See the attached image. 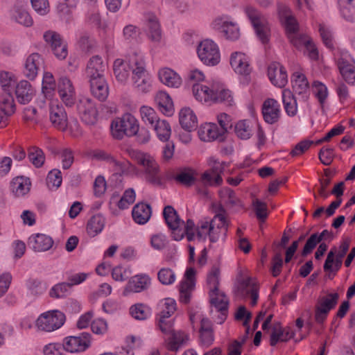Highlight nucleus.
Returning <instances> with one entry per match:
<instances>
[{
    "label": "nucleus",
    "instance_id": "f257e3e1",
    "mask_svg": "<svg viewBox=\"0 0 355 355\" xmlns=\"http://www.w3.org/2000/svg\"><path fill=\"white\" fill-rule=\"evenodd\" d=\"M278 11L281 23L291 44L297 49L304 48L311 40L310 37L300 32L299 24L289 8L280 6Z\"/></svg>",
    "mask_w": 355,
    "mask_h": 355
},
{
    "label": "nucleus",
    "instance_id": "f03ea898",
    "mask_svg": "<svg viewBox=\"0 0 355 355\" xmlns=\"http://www.w3.org/2000/svg\"><path fill=\"white\" fill-rule=\"evenodd\" d=\"M139 120L131 113L126 112L115 118L111 123L112 136L116 139L136 136L139 131Z\"/></svg>",
    "mask_w": 355,
    "mask_h": 355
},
{
    "label": "nucleus",
    "instance_id": "7ed1b4c3",
    "mask_svg": "<svg viewBox=\"0 0 355 355\" xmlns=\"http://www.w3.org/2000/svg\"><path fill=\"white\" fill-rule=\"evenodd\" d=\"M201 100L209 105L214 103H224L227 106L234 104L232 93L228 89L224 88L218 81L213 80L211 83L201 85Z\"/></svg>",
    "mask_w": 355,
    "mask_h": 355
},
{
    "label": "nucleus",
    "instance_id": "20e7f679",
    "mask_svg": "<svg viewBox=\"0 0 355 355\" xmlns=\"http://www.w3.org/2000/svg\"><path fill=\"white\" fill-rule=\"evenodd\" d=\"M227 229L225 211L221 205H217L216 214L211 220L201 224V240L209 238L211 243H215L219 239L221 232Z\"/></svg>",
    "mask_w": 355,
    "mask_h": 355
},
{
    "label": "nucleus",
    "instance_id": "39448f33",
    "mask_svg": "<svg viewBox=\"0 0 355 355\" xmlns=\"http://www.w3.org/2000/svg\"><path fill=\"white\" fill-rule=\"evenodd\" d=\"M89 158L98 161H105L114 174L137 175L139 171L128 160L118 161L105 151L100 149L92 150L88 153Z\"/></svg>",
    "mask_w": 355,
    "mask_h": 355
},
{
    "label": "nucleus",
    "instance_id": "423d86ee",
    "mask_svg": "<svg viewBox=\"0 0 355 355\" xmlns=\"http://www.w3.org/2000/svg\"><path fill=\"white\" fill-rule=\"evenodd\" d=\"M65 314L58 310L46 311L39 315L35 322L38 331L51 333L60 329L65 323Z\"/></svg>",
    "mask_w": 355,
    "mask_h": 355
},
{
    "label": "nucleus",
    "instance_id": "0eeeda50",
    "mask_svg": "<svg viewBox=\"0 0 355 355\" xmlns=\"http://www.w3.org/2000/svg\"><path fill=\"white\" fill-rule=\"evenodd\" d=\"M140 60L144 61L141 54H132L128 58H116L112 64L113 74L116 80L122 85H125L130 79V74L133 76V70L135 69V61Z\"/></svg>",
    "mask_w": 355,
    "mask_h": 355
},
{
    "label": "nucleus",
    "instance_id": "6e6552de",
    "mask_svg": "<svg viewBox=\"0 0 355 355\" xmlns=\"http://www.w3.org/2000/svg\"><path fill=\"white\" fill-rule=\"evenodd\" d=\"M128 153L143 167L146 178L148 182L154 184L159 182V165L152 155L135 150H130Z\"/></svg>",
    "mask_w": 355,
    "mask_h": 355
},
{
    "label": "nucleus",
    "instance_id": "1a4fd4ad",
    "mask_svg": "<svg viewBox=\"0 0 355 355\" xmlns=\"http://www.w3.org/2000/svg\"><path fill=\"white\" fill-rule=\"evenodd\" d=\"M158 307L157 326L163 334H166L173 327L174 321L169 318L176 311L177 303L173 298L166 297L159 302Z\"/></svg>",
    "mask_w": 355,
    "mask_h": 355
},
{
    "label": "nucleus",
    "instance_id": "9d476101",
    "mask_svg": "<svg viewBox=\"0 0 355 355\" xmlns=\"http://www.w3.org/2000/svg\"><path fill=\"white\" fill-rule=\"evenodd\" d=\"M245 12L250 21L259 40L263 44L267 43L269 40L270 28L266 17L252 6L246 7Z\"/></svg>",
    "mask_w": 355,
    "mask_h": 355
},
{
    "label": "nucleus",
    "instance_id": "9b49d317",
    "mask_svg": "<svg viewBox=\"0 0 355 355\" xmlns=\"http://www.w3.org/2000/svg\"><path fill=\"white\" fill-rule=\"evenodd\" d=\"M211 27L220 31L228 40L234 41L240 37V30L237 24L229 15L218 16L211 23Z\"/></svg>",
    "mask_w": 355,
    "mask_h": 355
},
{
    "label": "nucleus",
    "instance_id": "f8f14e48",
    "mask_svg": "<svg viewBox=\"0 0 355 355\" xmlns=\"http://www.w3.org/2000/svg\"><path fill=\"white\" fill-rule=\"evenodd\" d=\"M134 64L136 66L135 70H133V76H131L133 85L138 92L147 94L152 89L153 80L146 70L145 60L141 61L139 60L135 61Z\"/></svg>",
    "mask_w": 355,
    "mask_h": 355
},
{
    "label": "nucleus",
    "instance_id": "ddd939ff",
    "mask_svg": "<svg viewBox=\"0 0 355 355\" xmlns=\"http://www.w3.org/2000/svg\"><path fill=\"white\" fill-rule=\"evenodd\" d=\"M237 292L243 297H250L251 304L254 306L258 300V288L255 282L244 271L240 270L236 276Z\"/></svg>",
    "mask_w": 355,
    "mask_h": 355
},
{
    "label": "nucleus",
    "instance_id": "4468645a",
    "mask_svg": "<svg viewBox=\"0 0 355 355\" xmlns=\"http://www.w3.org/2000/svg\"><path fill=\"white\" fill-rule=\"evenodd\" d=\"M81 121L87 125H93L98 121V112L95 102L88 97H81L76 105Z\"/></svg>",
    "mask_w": 355,
    "mask_h": 355
},
{
    "label": "nucleus",
    "instance_id": "2eb2a0df",
    "mask_svg": "<svg viewBox=\"0 0 355 355\" xmlns=\"http://www.w3.org/2000/svg\"><path fill=\"white\" fill-rule=\"evenodd\" d=\"M209 298L211 306L216 309L218 313L216 322L223 324L227 318L229 306V299L227 296L222 291L217 289L216 291H209Z\"/></svg>",
    "mask_w": 355,
    "mask_h": 355
},
{
    "label": "nucleus",
    "instance_id": "dca6fc26",
    "mask_svg": "<svg viewBox=\"0 0 355 355\" xmlns=\"http://www.w3.org/2000/svg\"><path fill=\"white\" fill-rule=\"evenodd\" d=\"M92 336L83 332L78 336H67L63 339L64 349L69 353H81L86 351L91 345Z\"/></svg>",
    "mask_w": 355,
    "mask_h": 355
},
{
    "label": "nucleus",
    "instance_id": "f3484780",
    "mask_svg": "<svg viewBox=\"0 0 355 355\" xmlns=\"http://www.w3.org/2000/svg\"><path fill=\"white\" fill-rule=\"evenodd\" d=\"M165 222L171 230L172 236L175 241L183 239L184 220L180 218L176 210L172 206H166L163 210Z\"/></svg>",
    "mask_w": 355,
    "mask_h": 355
},
{
    "label": "nucleus",
    "instance_id": "a211bd4d",
    "mask_svg": "<svg viewBox=\"0 0 355 355\" xmlns=\"http://www.w3.org/2000/svg\"><path fill=\"white\" fill-rule=\"evenodd\" d=\"M196 271L191 266H188L182 280L178 284L180 300L182 303H188L196 288Z\"/></svg>",
    "mask_w": 355,
    "mask_h": 355
},
{
    "label": "nucleus",
    "instance_id": "6ab92c4d",
    "mask_svg": "<svg viewBox=\"0 0 355 355\" xmlns=\"http://www.w3.org/2000/svg\"><path fill=\"white\" fill-rule=\"evenodd\" d=\"M49 120L54 128L66 131L68 125L67 114L58 99L49 101Z\"/></svg>",
    "mask_w": 355,
    "mask_h": 355
},
{
    "label": "nucleus",
    "instance_id": "aec40b11",
    "mask_svg": "<svg viewBox=\"0 0 355 355\" xmlns=\"http://www.w3.org/2000/svg\"><path fill=\"white\" fill-rule=\"evenodd\" d=\"M349 248V242L344 241L338 249L334 248L329 251L324 264V270L329 272H337L341 267L343 259Z\"/></svg>",
    "mask_w": 355,
    "mask_h": 355
},
{
    "label": "nucleus",
    "instance_id": "412c9836",
    "mask_svg": "<svg viewBox=\"0 0 355 355\" xmlns=\"http://www.w3.org/2000/svg\"><path fill=\"white\" fill-rule=\"evenodd\" d=\"M57 92L61 101L67 107H71L76 101V89L71 80L62 76L57 80Z\"/></svg>",
    "mask_w": 355,
    "mask_h": 355
},
{
    "label": "nucleus",
    "instance_id": "4be33fe9",
    "mask_svg": "<svg viewBox=\"0 0 355 355\" xmlns=\"http://www.w3.org/2000/svg\"><path fill=\"white\" fill-rule=\"evenodd\" d=\"M338 298L337 293H331L319 300L315 311V320L318 323H322L325 320L329 312L337 304Z\"/></svg>",
    "mask_w": 355,
    "mask_h": 355
},
{
    "label": "nucleus",
    "instance_id": "5701e85b",
    "mask_svg": "<svg viewBox=\"0 0 355 355\" xmlns=\"http://www.w3.org/2000/svg\"><path fill=\"white\" fill-rule=\"evenodd\" d=\"M220 60L218 45L209 39L201 41V62L207 66H216Z\"/></svg>",
    "mask_w": 355,
    "mask_h": 355
},
{
    "label": "nucleus",
    "instance_id": "b1692460",
    "mask_svg": "<svg viewBox=\"0 0 355 355\" xmlns=\"http://www.w3.org/2000/svg\"><path fill=\"white\" fill-rule=\"evenodd\" d=\"M151 284V278L145 273H140L132 276L128 281L123 291L124 296L131 293H141L147 290Z\"/></svg>",
    "mask_w": 355,
    "mask_h": 355
},
{
    "label": "nucleus",
    "instance_id": "393cba45",
    "mask_svg": "<svg viewBox=\"0 0 355 355\" xmlns=\"http://www.w3.org/2000/svg\"><path fill=\"white\" fill-rule=\"evenodd\" d=\"M261 111L265 122L268 124L276 123L280 119V104L274 98L266 99L262 105Z\"/></svg>",
    "mask_w": 355,
    "mask_h": 355
},
{
    "label": "nucleus",
    "instance_id": "a878e982",
    "mask_svg": "<svg viewBox=\"0 0 355 355\" xmlns=\"http://www.w3.org/2000/svg\"><path fill=\"white\" fill-rule=\"evenodd\" d=\"M31 182L28 178L17 176L14 178L10 183V192L15 198L26 197L30 192Z\"/></svg>",
    "mask_w": 355,
    "mask_h": 355
},
{
    "label": "nucleus",
    "instance_id": "bb28decb",
    "mask_svg": "<svg viewBox=\"0 0 355 355\" xmlns=\"http://www.w3.org/2000/svg\"><path fill=\"white\" fill-rule=\"evenodd\" d=\"M42 63L43 59L39 53L30 54L26 58L24 62V75L29 80H35Z\"/></svg>",
    "mask_w": 355,
    "mask_h": 355
},
{
    "label": "nucleus",
    "instance_id": "cd10ccee",
    "mask_svg": "<svg viewBox=\"0 0 355 355\" xmlns=\"http://www.w3.org/2000/svg\"><path fill=\"white\" fill-rule=\"evenodd\" d=\"M167 337L164 338V344L170 351H178L188 341L187 334L182 331H175L173 327L171 330L164 334Z\"/></svg>",
    "mask_w": 355,
    "mask_h": 355
},
{
    "label": "nucleus",
    "instance_id": "c85d7f7f",
    "mask_svg": "<svg viewBox=\"0 0 355 355\" xmlns=\"http://www.w3.org/2000/svg\"><path fill=\"white\" fill-rule=\"evenodd\" d=\"M268 76L272 84L276 87H284L288 83L286 71L279 62H273L269 65Z\"/></svg>",
    "mask_w": 355,
    "mask_h": 355
},
{
    "label": "nucleus",
    "instance_id": "c756f323",
    "mask_svg": "<svg viewBox=\"0 0 355 355\" xmlns=\"http://www.w3.org/2000/svg\"><path fill=\"white\" fill-rule=\"evenodd\" d=\"M53 243L50 236L42 233L33 234L28 239V246L35 252H46L52 248Z\"/></svg>",
    "mask_w": 355,
    "mask_h": 355
},
{
    "label": "nucleus",
    "instance_id": "7c9ffc66",
    "mask_svg": "<svg viewBox=\"0 0 355 355\" xmlns=\"http://www.w3.org/2000/svg\"><path fill=\"white\" fill-rule=\"evenodd\" d=\"M158 78L165 86L179 88L182 85V78L175 71L169 67H162L158 71Z\"/></svg>",
    "mask_w": 355,
    "mask_h": 355
},
{
    "label": "nucleus",
    "instance_id": "2f4dec72",
    "mask_svg": "<svg viewBox=\"0 0 355 355\" xmlns=\"http://www.w3.org/2000/svg\"><path fill=\"white\" fill-rule=\"evenodd\" d=\"M106 64L99 55H94L89 60L85 73L88 80L100 78L105 76Z\"/></svg>",
    "mask_w": 355,
    "mask_h": 355
},
{
    "label": "nucleus",
    "instance_id": "473e14b6",
    "mask_svg": "<svg viewBox=\"0 0 355 355\" xmlns=\"http://www.w3.org/2000/svg\"><path fill=\"white\" fill-rule=\"evenodd\" d=\"M159 110L166 116H171L175 113L174 103L168 92L164 90L158 91L154 98Z\"/></svg>",
    "mask_w": 355,
    "mask_h": 355
},
{
    "label": "nucleus",
    "instance_id": "72a5a7b5",
    "mask_svg": "<svg viewBox=\"0 0 355 355\" xmlns=\"http://www.w3.org/2000/svg\"><path fill=\"white\" fill-rule=\"evenodd\" d=\"M230 64L236 73L248 75L251 71L248 58L244 53H233L230 58Z\"/></svg>",
    "mask_w": 355,
    "mask_h": 355
},
{
    "label": "nucleus",
    "instance_id": "f704fd0d",
    "mask_svg": "<svg viewBox=\"0 0 355 355\" xmlns=\"http://www.w3.org/2000/svg\"><path fill=\"white\" fill-rule=\"evenodd\" d=\"M57 82L50 71H44L42 80V94L48 101L58 99L55 96Z\"/></svg>",
    "mask_w": 355,
    "mask_h": 355
},
{
    "label": "nucleus",
    "instance_id": "c9c22d12",
    "mask_svg": "<svg viewBox=\"0 0 355 355\" xmlns=\"http://www.w3.org/2000/svg\"><path fill=\"white\" fill-rule=\"evenodd\" d=\"M179 122L182 128L189 132L198 127V117L189 107H183L180 110Z\"/></svg>",
    "mask_w": 355,
    "mask_h": 355
},
{
    "label": "nucleus",
    "instance_id": "e433bc0d",
    "mask_svg": "<svg viewBox=\"0 0 355 355\" xmlns=\"http://www.w3.org/2000/svg\"><path fill=\"white\" fill-rule=\"evenodd\" d=\"M17 101L21 104L28 103L35 94L31 83L25 80H20L15 88Z\"/></svg>",
    "mask_w": 355,
    "mask_h": 355
},
{
    "label": "nucleus",
    "instance_id": "4c0bfd02",
    "mask_svg": "<svg viewBox=\"0 0 355 355\" xmlns=\"http://www.w3.org/2000/svg\"><path fill=\"white\" fill-rule=\"evenodd\" d=\"M92 94L100 101H105L109 95L108 84L105 76L89 80Z\"/></svg>",
    "mask_w": 355,
    "mask_h": 355
},
{
    "label": "nucleus",
    "instance_id": "58836bf2",
    "mask_svg": "<svg viewBox=\"0 0 355 355\" xmlns=\"http://www.w3.org/2000/svg\"><path fill=\"white\" fill-rule=\"evenodd\" d=\"M106 224L105 218L102 214H95L92 216L86 225V232L87 235L94 238L100 234L104 230Z\"/></svg>",
    "mask_w": 355,
    "mask_h": 355
},
{
    "label": "nucleus",
    "instance_id": "ea45409f",
    "mask_svg": "<svg viewBox=\"0 0 355 355\" xmlns=\"http://www.w3.org/2000/svg\"><path fill=\"white\" fill-rule=\"evenodd\" d=\"M18 83L17 77L13 72L5 70L0 71V86L6 93L5 96L9 95L12 96V93Z\"/></svg>",
    "mask_w": 355,
    "mask_h": 355
},
{
    "label": "nucleus",
    "instance_id": "a19ab883",
    "mask_svg": "<svg viewBox=\"0 0 355 355\" xmlns=\"http://www.w3.org/2000/svg\"><path fill=\"white\" fill-rule=\"evenodd\" d=\"M13 96L9 95L0 99V128L7 124L8 118L15 112Z\"/></svg>",
    "mask_w": 355,
    "mask_h": 355
},
{
    "label": "nucleus",
    "instance_id": "79ce46f5",
    "mask_svg": "<svg viewBox=\"0 0 355 355\" xmlns=\"http://www.w3.org/2000/svg\"><path fill=\"white\" fill-rule=\"evenodd\" d=\"M291 83L293 89L295 94L302 95L304 98H308L309 84L304 74L295 72L293 74Z\"/></svg>",
    "mask_w": 355,
    "mask_h": 355
},
{
    "label": "nucleus",
    "instance_id": "37998d69",
    "mask_svg": "<svg viewBox=\"0 0 355 355\" xmlns=\"http://www.w3.org/2000/svg\"><path fill=\"white\" fill-rule=\"evenodd\" d=\"M338 67L343 79L349 84L355 83V62L341 58L338 61Z\"/></svg>",
    "mask_w": 355,
    "mask_h": 355
},
{
    "label": "nucleus",
    "instance_id": "c03bdc74",
    "mask_svg": "<svg viewBox=\"0 0 355 355\" xmlns=\"http://www.w3.org/2000/svg\"><path fill=\"white\" fill-rule=\"evenodd\" d=\"M223 130H219L214 123H206L201 125V141H211L223 139Z\"/></svg>",
    "mask_w": 355,
    "mask_h": 355
},
{
    "label": "nucleus",
    "instance_id": "a18cd8bd",
    "mask_svg": "<svg viewBox=\"0 0 355 355\" xmlns=\"http://www.w3.org/2000/svg\"><path fill=\"white\" fill-rule=\"evenodd\" d=\"M132 216L136 223L144 225L151 216V208L148 204L138 203L133 207Z\"/></svg>",
    "mask_w": 355,
    "mask_h": 355
},
{
    "label": "nucleus",
    "instance_id": "49530a36",
    "mask_svg": "<svg viewBox=\"0 0 355 355\" xmlns=\"http://www.w3.org/2000/svg\"><path fill=\"white\" fill-rule=\"evenodd\" d=\"M294 336V332L290 329H283L279 324L275 325L270 335V343L275 346L278 342H286Z\"/></svg>",
    "mask_w": 355,
    "mask_h": 355
},
{
    "label": "nucleus",
    "instance_id": "de8ad7c7",
    "mask_svg": "<svg viewBox=\"0 0 355 355\" xmlns=\"http://www.w3.org/2000/svg\"><path fill=\"white\" fill-rule=\"evenodd\" d=\"M219 196L221 203L228 209L242 206L241 201L236 196L235 193L228 187L221 189L219 191Z\"/></svg>",
    "mask_w": 355,
    "mask_h": 355
},
{
    "label": "nucleus",
    "instance_id": "09e8293b",
    "mask_svg": "<svg viewBox=\"0 0 355 355\" xmlns=\"http://www.w3.org/2000/svg\"><path fill=\"white\" fill-rule=\"evenodd\" d=\"M282 103L286 114L294 116L297 112V104L294 95L289 89H284L282 92Z\"/></svg>",
    "mask_w": 355,
    "mask_h": 355
},
{
    "label": "nucleus",
    "instance_id": "8fccbe9b",
    "mask_svg": "<svg viewBox=\"0 0 355 355\" xmlns=\"http://www.w3.org/2000/svg\"><path fill=\"white\" fill-rule=\"evenodd\" d=\"M152 127L159 141L162 142L168 141L171 135V127L166 120L159 119Z\"/></svg>",
    "mask_w": 355,
    "mask_h": 355
},
{
    "label": "nucleus",
    "instance_id": "3c124183",
    "mask_svg": "<svg viewBox=\"0 0 355 355\" xmlns=\"http://www.w3.org/2000/svg\"><path fill=\"white\" fill-rule=\"evenodd\" d=\"M214 341L212 324L208 319H201V346L209 347Z\"/></svg>",
    "mask_w": 355,
    "mask_h": 355
},
{
    "label": "nucleus",
    "instance_id": "603ef678",
    "mask_svg": "<svg viewBox=\"0 0 355 355\" xmlns=\"http://www.w3.org/2000/svg\"><path fill=\"white\" fill-rule=\"evenodd\" d=\"M11 17L15 22L26 27H30L33 24V18L24 7H15L12 11Z\"/></svg>",
    "mask_w": 355,
    "mask_h": 355
},
{
    "label": "nucleus",
    "instance_id": "864d4df0",
    "mask_svg": "<svg viewBox=\"0 0 355 355\" xmlns=\"http://www.w3.org/2000/svg\"><path fill=\"white\" fill-rule=\"evenodd\" d=\"M130 315L137 320H145L152 315L149 306L144 303H137L130 307Z\"/></svg>",
    "mask_w": 355,
    "mask_h": 355
},
{
    "label": "nucleus",
    "instance_id": "5fc2aeb1",
    "mask_svg": "<svg viewBox=\"0 0 355 355\" xmlns=\"http://www.w3.org/2000/svg\"><path fill=\"white\" fill-rule=\"evenodd\" d=\"M313 93L317 98L321 108H323L329 96V90L323 83L315 80L312 83Z\"/></svg>",
    "mask_w": 355,
    "mask_h": 355
},
{
    "label": "nucleus",
    "instance_id": "6e6d98bb",
    "mask_svg": "<svg viewBox=\"0 0 355 355\" xmlns=\"http://www.w3.org/2000/svg\"><path fill=\"white\" fill-rule=\"evenodd\" d=\"M139 113L141 121L147 125L152 126L159 119L155 109L149 105H141Z\"/></svg>",
    "mask_w": 355,
    "mask_h": 355
},
{
    "label": "nucleus",
    "instance_id": "4d7b16f0",
    "mask_svg": "<svg viewBox=\"0 0 355 355\" xmlns=\"http://www.w3.org/2000/svg\"><path fill=\"white\" fill-rule=\"evenodd\" d=\"M200 70L198 69H193L189 71L186 83L187 85L189 87H192V92L194 96V97L198 100L200 95H199V90H200Z\"/></svg>",
    "mask_w": 355,
    "mask_h": 355
},
{
    "label": "nucleus",
    "instance_id": "13d9d810",
    "mask_svg": "<svg viewBox=\"0 0 355 355\" xmlns=\"http://www.w3.org/2000/svg\"><path fill=\"white\" fill-rule=\"evenodd\" d=\"M352 0H338V4L341 17L348 21H355V10L351 4Z\"/></svg>",
    "mask_w": 355,
    "mask_h": 355
},
{
    "label": "nucleus",
    "instance_id": "bf43d9fd",
    "mask_svg": "<svg viewBox=\"0 0 355 355\" xmlns=\"http://www.w3.org/2000/svg\"><path fill=\"white\" fill-rule=\"evenodd\" d=\"M220 283V268L218 266H213L208 272L206 279V286L209 291L218 289Z\"/></svg>",
    "mask_w": 355,
    "mask_h": 355
},
{
    "label": "nucleus",
    "instance_id": "052dcab7",
    "mask_svg": "<svg viewBox=\"0 0 355 355\" xmlns=\"http://www.w3.org/2000/svg\"><path fill=\"white\" fill-rule=\"evenodd\" d=\"M250 122L248 120H241L235 125V133L241 139H248L252 135Z\"/></svg>",
    "mask_w": 355,
    "mask_h": 355
},
{
    "label": "nucleus",
    "instance_id": "680f3d73",
    "mask_svg": "<svg viewBox=\"0 0 355 355\" xmlns=\"http://www.w3.org/2000/svg\"><path fill=\"white\" fill-rule=\"evenodd\" d=\"M318 32L320 33L323 43L327 48L332 49L334 47V33L332 28L323 23L318 24Z\"/></svg>",
    "mask_w": 355,
    "mask_h": 355
},
{
    "label": "nucleus",
    "instance_id": "e2e57ef3",
    "mask_svg": "<svg viewBox=\"0 0 355 355\" xmlns=\"http://www.w3.org/2000/svg\"><path fill=\"white\" fill-rule=\"evenodd\" d=\"M70 293V286L67 282H61L55 284L49 291V296L52 298L59 299L67 297Z\"/></svg>",
    "mask_w": 355,
    "mask_h": 355
},
{
    "label": "nucleus",
    "instance_id": "0e129e2a",
    "mask_svg": "<svg viewBox=\"0 0 355 355\" xmlns=\"http://www.w3.org/2000/svg\"><path fill=\"white\" fill-rule=\"evenodd\" d=\"M157 278L159 282L166 286L173 284L176 280L175 272L168 268H161L157 273Z\"/></svg>",
    "mask_w": 355,
    "mask_h": 355
},
{
    "label": "nucleus",
    "instance_id": "69168bd1",
    "mask_svg": "<svg viewBox=\"0 0 355 355\" xmlns=\"http://www.w3.org/2000/svg\"><path fill=\"white\" fill-rule=\"evenodd\" d=\"M223 183L222 176L215 175L209 171L201 174V184L209 187H218Z\"/></svg>",
    "mask_w": 355,
    "mask_h": 355
},
{
    "label": "nucleus",
    "instance_id": "338daca9",
    "mask_svg": "<svg viewBox=\"0 0 355 355\" xmlns=\"http://www.w3.org/2000/svg\"><path fill=\"white\" fill-rule=\"evenodd\" d=\"M136 193L133 189L125 191L121 199L117 202V206L121 209H128L135 201Z\"/></svg>",
    "mask_w": 355,
    "mask_h": 355
},
{
    "label": "nucleus",
    "instance_id": "774afa93",
    "mask_svg": "<svg viewBox=\"0 0 355 355\" xmlns=\"http://www.w3.org/2000/svg\"><path fill=\"white\" fill-rule=\"evenodd\" d=\"M175 179L187 186L193 184L196 179V173L191 168H185L176 175Z\"/></svg>",
    "mask_w": 355,
    "mask_h": 355
}]
</instances>
